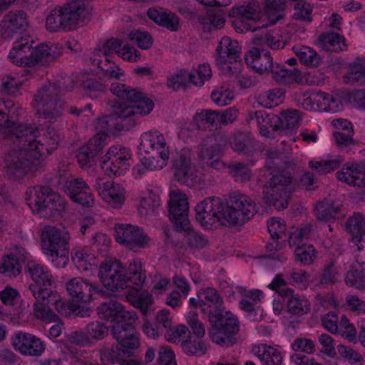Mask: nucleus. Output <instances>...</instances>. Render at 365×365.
Wrapping results in <instances>:
<instances>
[{
    "label": "nucleus",
    "instance_id": "nucleus-1",
    "mask_svg": "<svg viewBox=\"0 0 365 365\" xmlns=\"http://www.w3.org/2000/svg\"><path fill=\"white\" fill-rule=\"evenodd\" d=\"M21 108L12 100L0 98V133L11 141V148L3 156L2 166L9 177L21 178L36 171L41 159L58 145L59 135L51 128H37L18 122Z\"/></svg>",
    "mask_w": 365,
    "mask_h": 365
},
{
    "label": "nucleus",
    "instance_id": "nucleus-2",
    "mask_svg": "<svg viewBox=\"0 0 365 365\" xmlns=\"http://www.w3.org/2000/svg\"><path fill=\"white\" fill-rule=\"evenodd\" d=\"M195 217L206 229L216 222L237 226L248 222L256 213L255 202L247 195L234 193L224 201L218 197H208L195 207Z\"/></svg>",
    "mask_w": 365,
    "mask_h": 365
},
{
    "label": "nucleus",
    "instance_id": "nucleus-3",
    "mask_svg": "<svg viewBox=\"0 0 365 365\" xmlns=\"http://www.w3.org/2000/svg\"><path fill=\"white\" fill-rule=\"evenodd\" d=\"M111 93L127 102H116L113 106L110 119L120 120L122 129L133 127L138 118L149 114L153 109V101L140 91L120 83H113Z\"/></svg>",
    "mask_w": 365,
    "mask_h": 365
},
{
    "label": "nucleus",
    "instance_id": "nucleus-4",
    "mask_svg": "<svg viewBox=\"0 0 365 365\" xmlns=\"http://www.w3.org/2000/svg\"><path fill=\"white\" fill-rule=\"evenodd\" d=\"M245 61L257 73L262 75L272 74L274 81L279 83L289 84L293 81L299 83L302 80L300 71L294 68L288 70L282 65L274 63L270 53L260 51L258 48L247 52Z\"/></svg>",
    "mask_w": 365,
    "mask_h": 365
},
{
    "label": "nucleus",
    "instance_id": "nucleus-5",
    "mask_svg": "<svg viewBox=\"0 0 365 365\" xmlns=\"http://www.w3.org/2000/svg\"><path fill=\"white\" fill-rule=\"evenodd\" d=\"M26 195L28 205L41 217H59L66 208L64 198L49 186L35 185L28 189Z\"/></svg>",
    "mask_w": 365,
    "mask_h": 365
},
{
    "label": "nucleus",
    "instance_id": "nucleus-6",
    "mask_svg": "<svg viewBox=\"0 0 365 365\" xmlns=\"http://www.w3.org/2000/svg\"><path fill=\"white\" fill-rule=\"evenodd\" d=\"M142 162L151 170H160L166 165L169 158V149L164 135L158 130L144 133L138 145Z\"/></svg>",
    "mask_w": 365,
    "mask_h": 365
},
{
    "label": "nucleus",
    "instance_id": "nucleus-7",
    "mask_svg": "<svg viewBox=\"0 0 365 365\" xmlns=\"http://www.w3.org/2000/svg\"><path fill=\"white\" fill-rule=\"evenodd\" d=\"M39 117L49 123L61 121L66 103L59 96L56 84L44 85L34 96L32 103Z\"/></svg>",
    "mask_w": 365,
    "mask_h": 365
},
{
    "label": "nucleus",
    "instance_id": "nucleus-8",
    "mask_svg": "<svg viewBox=\"0 0 365 365\" xmlns=\"http://www.w3.org/2000/svg\"><path fill=\"white\" fill-rule=\"evenodd\" d=\"M41 240L43 252L51 258L53 265L66 267L69 253L68 234L55 227L48 226L43 230Z\"/></svg>",
    "mask_w": 365,
    "mask_h": 365
},
{
    "label": "nucleus",
    "instance_id": "nucleus-9",
    "mask_svg": "<svg viewBox=\"0 0 365 365\" xmlns=\"http://www.w3.org/2000/svg\"><path fill=\"white\" fill-rule=\"evenodd\" d=\"M212 327L209 330L211 340L220 346H230L233 344L232 336L240 329V322L230 311L211 315L209 319Z\"/></svg>",
    "mask_w": 365,
    "mask_h": 365
},
{
    "label": "nucleus",
    "instance_id": "nucleus-10",
    "mask_svg": "<svg viewBox=\"0 0 365 365\" xmlns=\"http://www.w3.org/2000/svg\"><path fill=\"white\" fill-rule=\"evenodd\" d=\"M293 190L294 184L290 175L279 173L269 179L263 194L267 204L279 210L287 207Z\"/></svg>",
    "mask_w": 365,
    "mask_h": 365
},
{
    "label": "nucleus",
    "instance_id": "nucleus-11",
    "mask_svg": "<svg viewBox=\"0 0 365 365\" xmlns=\"http://www.w3.org/2000/svg\"><path fill=\"white\" fill-rule=\"evenodd\" d=\"M132 161L130 148L122 145L110 146L102 157L101 168L106 175L120 176L127 172Z\"/></svg>",
    "mask_w": 365,
    "mask_h": 365
},
{
    "label": "nucleus",
    "instance_id": "nucleus-12",
    "mask_svg": "<svg viewBox=\"0 0 365 365\" xmlns=\"http://www.w3.org/2000/svg\"><path fill=\"white\" fill-rule=\"evenodd\" d=\"M27 269L33 282L29 284L33 297L37 300L49 297L51 287L55 284L51 270L43 263L36 261L28 262Z\"/></svg>",
    "mask_w": 365,
    "mask_h": 365
},
{
    "label": "nucleus",
    "instance_id": "nucleus-13",
    "mask_svg": "<svg viewBox=\"0 0 365 365\" xmlns=\"http://www.w3.org/2000/svg\"><path fill=\"white\" fill-rule=\"evenodd\" d=\"M227 139L222 135L209 136L203 140L198 147V157L207 166L215 170H220L225 167L220 158L224 155Z\"/></svg>",
    "mask_w": 365,
    "mask_h": 365
},
{
    "label": "nucleus",
    "instance_id": "nucleus-14",
    "mask_svg": "<svg viewBox=\"0 0 365 365\" xmlns=\"http://www.w3.org/2000/svg\"><path fill=\"white\" fill-rule=\"evenodd\" d=\"M125 267L115 258L106 259L99 266L98 277L108 289L115 292L125 289Z\"/></svg>",
    "mask_w": 365,
    "mask_h": 365
},
{
    "label": "nucleus",
    "instance_id": "nucleus-15",
    "mask_svg": "<svg viewBox=\"0 0 365 365\" xmlns=\"http://www.w3.org/2000/svg\"><path fill=\"white\" fill-rule=\"evenodd\" d=\"M173 167L177 181L192 187H200L202 184V175L192 163L187 150H181L176 155Z\"/></svg>",
    "mask_w": 365,
    "mask_h": 365
},
{
    "label": "nucleus",
    "instance_id": "nucleus-16",
    "mask_svg": "<svg viewBox=\"0 0 365 365\" xmlns=\"http://www.w3.org/2000/svg\"><path fill=\"white\" fill-rule=\"evenodd\" d=\"M116 241L129 249L145 248L150 246L151 239L138 226L118 224L115 227Z\"/></svg>",
    "mask_w": 365,
    "mask_h": 365
},
{
    "label": "nucleus",
    "instance_id": "nucleus-17",
    "mask_svg": "<svg viewBox=\"0 0 365 365\" xmlns=\"http://www.w3.org/2000/svg\"><path fill=\"white\" fill-rule=\"evenodd\" d=\"M188 205L187 195L181 190H174L170 192L169 216L178 230H187L189 228Z\"/></svg>",
    "mask_w": 365,
    "mask_h": 365
},
{
    "label": "nucleus",
    "instance_id": "nucleus-18",
    "mask_svg": "<svg viewBox=\"0 0 365 365\" xmlns=\"http://www.w3.org/2000/svg\"><path fill=\"white\" fill-rule=\"evenodd\" d=\"M65 193L72 201L83 207H91L95 204V197L88 183L75 176L68 178L63 185Z\"/></svg>",
    "mask_w": 365,
    "mask_h": 365
},
{
    "label": "nucleus",
    "instance_id": "nucleus-19",
    "mask_svg": "<svg viewBox=\"0 0 365 365\" xmlns=\"http://www.w3.org/2000/svg\"><path fill=\"white\" fill-rule=\"evenodd\" d=\"M98 196L108 205L120 208L125 200V191L123 185L111 180L97 178L94 185Z\"/></svg>",
    "mask_w": 365,
    "mask_h": 365
},
{
    "label": "nucleus",
    "instance_id": "nucleus-20",
    "mask_svg": "<svg viewBox=\"0 0 365 365\" xmlns=\"http://www.w3.org/2000/svg\"><path fill=\"white\" fill-rule=\"evenodd\" d=\"M240 50L237 41L223 36L216 48L217 65L225 71L231 70L230 64L240 61Z\"/></svg>",
    "mask_w": 365,
    "mask_h": 365
},
{
    "label": "nucleus",
    "instance_id": "nucleus-21",
    "mask_svg": "<svg viewBox=\"0 0 365 365\" xmlns=\"http://www.w3.org/2000/svg\"><path fill=\"white\" fill-rule=\"evenodd\" d=\"M29 25V16L23 11H11L4 16L0 23V34L4 38L10 39L21 35Z\"/></svg>",
    "mask_w": 365,
    "mask_h": 365
},
{
    "label": "nucleus",
    "instance_id": "nucleus-22",
    "mask_svg": "<svg viewBox=\"0 0 365 365\" xmlns=\"http://www.w3.org/2000/svg\"><path fill=\"white\" fill-rule=\"evenodd\" d=\"M230 15L235 17L238 23L242 24V31H254L257 28L265 26V24L254 25V24L259 21L262 17L261 8L257 4H249L246 6L232 8Z\"/></svg>",
    "mask_w": 365,
    "mask_h": 365
},
{
    "label": "nucleus",
    "instance_id": "nucleus-23",
    "mask_svg": "<svg viewBox=\"0 0 365 365\" xmlns=\"http://www.w3.org/2000/svg\"><path fill=\"white\" fill-rule=\"evenodd\" d=\"M97 312L101 318L113 322V325L137 319V314L134 311L125 310L124 307L116 300L101 303L97 307Z\"/></svg>",
    "mask_w": 365,
    "mask_h": 365
},
{
    "label": "nucleus",
    "instance_id": "nucleus-24",
    "mask_svg": "<svg viewBox=\"0 0 365 365\" xmlns=\"http://www.w3.org/2000/svg\"><path fill=\"white\" fill-rule=\"evenodd\" d=\"M84 4L82 0H68V3L60 8L63 30L69 31L83 24Z\"/></svg>",
    "mask_w": 365,
    "mask_h": 365
},
{
    "label": "nucleus",
    "instance_id": "nucleus-25",
    "mask_svg": "<svg viewBox=\"0 0 365 365\" xmlns=\"http://www.w3.org/2000/svg\"><path fill=\"white\" fill-rule=\"evenodd\" d=\"M135 321L128 320L113 327L112 334L122 346L124 353H128L130 350H135L140 345L138 334L133 324Z\"/></svg>",
    "mask_w": 365,
    "mask_h": 365
},
{
    "label": "nucleus",
    "instance_id": "nucleus-26",
    "mask_svg": "<svg viewBox=\"0 0 365 365\" xmlns=\"http://www.w3.org/2000/svg\"><path fill=\"white\" fill-rule=\"evenodd\" d=\"M12 344L15 349L24 356H38L45 350L43 342L39 338L23 331L14 334Z\"/></svg>",
    "mask_w": 365,
    "mask_h": 365
},
{
    "label": "nucleus",
    "instance_id": "nucleus-27",
    "mask_svg": "<svg viewBox=\"0 0 365 365\" xmlns=\"http://www.w3.org/2000/svg\"><path fill=\"white\" fill-rule=\"evenodd\" d=\"M66 289L72 299L76 302L87 303L92 299L94 293L98 292V287L81 277H74L70 279Z\"/></svg>",
    "mask_w": 365,
    "mask_h": 365
},
{
    "label": "nucleus",
    "instance_id": "nucleus-28",
    "mask_svg": "<svg viewBox=\"0 0 365 365\" xmlns=\"http://www.w3.org/2000/svg\"><path fill=\"white\" fill-rule=\"evenodd\" d=\"M115 53L124 61L135 62L140 57V53L132 46L124 44L120 39L112 38L107 41L101 48L95 49V55L101 56V53L111 54Z\"/></svg>",
    "mask_w": 365,
    "mask_h": 365
},
{
    "label": "nucleus",
    "instance_id": "nucleus-29",
    "mask_svg": "<svg viewBox=\"0 0 365 365\" xmlns=\"http://www.w3.org/2000/svg\"><path fill=\"white\" fill-rule=\"evenodd\" d=\"M199 307L203 313L215 315L225 312L224 302L218 292L211 287L202 289L199 294Z\"/></svg>",
    "mask_w": 365,
    "mask_h": 365
},
{
    "label": "nucleus",
    "instance_id": "nucleus-30",
    "mask_svg": "<svg viewBox=\"0 0 365 365\" xmlns=\"http://www.w3.org/2000/svg\"><path fill=\"white\" fill-rule=\"evenodd\" d=\"M8 58L16 66L33 67L32 42L24 38L15 41L9 51Z\"/></svg>",
    "mask_w": 365,
    "mask_h": 365
},
{
    "label": "nucleus",
    "instance_id": "nucleus-31",
    "mask_svg": "<svg viewBox=\"0 0 365 365\" xmlns=\"http://www.w3.org/2000/svg\"><path fill=\"white\" fill-rule=\"evenodd\" d=\"M336 178L353 187L365 186V167L359 163H347L336 173Z\"/></svg>",
    "mask_w": 365,
    "mask_h": 365
},
{
    "label": "nucleus",
    "instance_id": "nucleus-32",
    "mask_svg": "<svg viewBox=\"0 0 365 365\" xmlns=\"http://www.w3.org/2000/svg\"><path fill=\"white\" fill-rule=\"evenodd\" d=\"M63 47L60 43H41L35 48L32 47L33 66L53 61L61 55Z\"/></svg>",
    "mask_w": 365,
    "mask_h": 365
},
{
    "label": "nucleus",
    "instance_id": "nucleus-33",
    "mask_svg": "<svg viewBox=\"0 0 365 365\" xmlns=\"http://www.w3.org/2000/svg\"><path fill=\"white\" fill-rule=\"evenodd\" d=\"M147 15L156 24L171 31H176L180 27L179 18L168 9L161 7L150 8L148 10Z\"/></svg>",
    "mask_w": 365,
    "mask_h": 365
},
{
    "label": "nucleus",
    "instance_id": "nucleus-34",
    "mask_svg": "<svg viewBox=\"0 0 365 365\" xmlns=\"http://www.w3.org/2000/svg\"><path fill=\"white\" fill-rule=\"evenodd\" d=\"M346 230L352 236V240L356 242L357 250H363V242H365V215L354 212L347 219Z\"/></svg>",
    "mask_w": 365,
    "mask_h": 365
},
{
    "label": "nucleus",
    "instance_id": "nucleus-35",
    "mask_svg": "<svg viewBox=\"0 0 365 365\" xmlns=\"http://www.w3.org/2000/svg\"><path fill=\"white\" fill-rule=\"evenodd\" d=\"M124 278L125 279V289L128 287L141 288L145 281V270L143 268V263L140 259L130 260L128 266L125 267Z\"/></svg>",
    "mask_w": 365,
    "mask_h": 365
},
{
    "label": "nucleus",
    "instance_id": "nucleus-36",
    "mask_svg": "<svg viewBox=\"0 0 365 365\" xmlns=\"http://www.w3.org/2000/svg\"><path fill=\"white\" fill-rule=\"evenodd\" d=\"M281 296L287 299L288 312L292 314L304 315L310 310L308 299L304 296L294 294L292 289L283 290Z\"/></svg>",
    "mask_w": 365,
    "mask_h": 365
},
{
    "label": "nucleus",
    "instance_id": "nucleus-37",
    "mask_svg": "<svg viewBox=\"0 0 365 365\" xmlns=\"http://www.w3.org/2000/svg\"><path fill=\"white\" fill-rule=\"evenodd\" d=\"M342 203L339 200H326L319 202L315 209L318 220L330 222L339 217Z\"/></svg>",
    "mask_w": 365,
    "mask_h": 365
},
{
    "label": "nucleus",
    "instance_id": "nucleus-38",
    "mask_svg": "<svg viewBox=\"0 0 365 365\" xmlns=\"http://www.w3.org/2000/svg\"><path fill=\"white\" fill-rule=\"evenodd\" d=\"M252 351L262 365H281L282 363V352L273 346L261 344L253 346Z\"/></svg>",
    "mask_w": 365,
    "mask_h": 365
},
{
    "label": "nucleus",
    "instance_id": "nucleus-39",
    "mask_svg": "<svg viewBox=\"0 0 365 365\" xmlns=\"http://www.w3.org/2000/svg\"><path fill=\"white\" fill-rule=\"evenodd\" d=\"M91 360L98 365H108L109 364L120 365L123 360L119 350L113 346H101L95 349L91 353Z\"/></svg>",
    "mask_w": 365,
    "mask_h": 365
},
{
    "label": "nucleus",
    "instance_id": "nucleus-40",
    "mask_svg": "<svg viewBox=\"0 0 365 365\" xmlns=\"http://www.w3.org/2000/svg\"><path fill=\"white\" fill-rule=\"evenodd\" d=\"M140 289L133 287V290L128 292L126 299L134 307L140 309L141 313L145 315L153 303V297L148 291Z\"/></svg>",
    "mask_w": 365,
    "mask_h": 365
},
{
    "label": "nucleus",
    "instance_id": "nucleus-41",
    "mask_svg": "<svg viewBox=\"0 0 365 365\" xmlns=\"http://www.w3.org/2000/svg\"><path fill=\"white\" fill-rule=\"evenodd\" d=\"M160 206L161 200L159 195L149 190L140 198L138 211L141 217H148L155 215Z\"/></svg>",
    "mask_w": 365,
    "mask_h": 365
},
{
    "label": "nucleus",
    "instance_id": "nucleus-42",
    "mask_svg": "<svg viewBox=\"0 0 365 365\" xmlns=\"http://www.w3.org/2000/svg\"><path fill=\"white\" fill-rule=\"evenodd\" d=\"M345 283L349 287H354L359 290H365V267L363 262H359L351 264L348 270L345 279Z\"/></svg>",
    "mask_w": 365,
    "mask_h": 365
},
{
    "label": "nucleus",
    "instance_id": "nucleus-43",
    "mask_svg": "<svg viewBox=\"0 0 365 365\" xmlns=\"http://www.w3.org/2000/svg\"><path fill=\"white\" fill-rule=\"evenodd\" d=\"M230 146L235 152L240 154H253L255 149V141L246 133H237L234 134L230 142Z\"/></svg>",
    "mask_w": 365,
    "mask_h": 365
},
{
    "label": "nucleus",
    "instance_id": "nucleus-44",
    "mask_svg": "<svg viewBox=\"0 0 365 365\" xmlns=\"http://www.w3.org/2000/svg\"><path fill=\"white\" fill-rule=\"evenodd\" d=\"M110 55L101 53V56H97L94 51L91 58L92 63L96 65L108 77L119 79L124 75V72L115 63L110 61Z\"/></svg>",
    "mask_w": 365,
    "mask_h": 365
},
{
    "label": "nucleus",
    "instance_id": "nucleus-45",
    "mask_svg": "<svg viewBox=\"0 0 365 365\" xmlns=\"http://www.w3.org/2000/svg\"><path fill=\"white\" fill-rule=\"evenodd\" d=\"M285 91L276 88L262 92L257 97V103L264 108H272L283 103Z\"/></svg>",
    "mask_w": 365,
    "mask_h": 365
},
{
    "label": "nucleus",
    "instance_id": "nucleus-46",
    "mask_svg": "<svg viewBox=\"0 0 365 365\" xmlns=\"http://www.w3.org/2000/svg\"><path fill=\"white\" fill-rule=\"evenodd\" d=\"M72 259L81 272L88 271L96 263L95 255L86 248L76 250L72 256Z\"/></svg>",
    "mask_w": 365,
    "mask_h": 365
},
{
    "label": "nucleus",
    "instance_id": "nucleus-47",
    "mask_svg": "<svg viewBox=\"0 0 365 365\" xmlns=\"http://www.w3.org/2000/svg\"><path fill=\"white\" fill-rule=\"evenodd\" d=\"M81 91L91 98H97L107 91L108 85L101 79L87 78L80 84Z\"/></svg>",
    "mask_w": 365,
    "mask_h": 365
},
{
    "label": "nucleus",
    "instance_id": "nucleus-48",
    "mask_svg": "<svg viewBox=\"0 0 365 365\" xmlns=\"http://www.w3.org/2000/svg\"><path fill=\"white\" fill-rule=\"evenodd\" d=\"M292 50L301 63L309 67H314L319 65L320 56L311 47L299 45L294 46Z\"/></svg>",
    "mask_w": 365,
    "mask_h": 365
},
{
    "label": "nucleus",
    "instance_id": "nucleus-49",
    "mask_svg": "<svg viewBox=\"0 0 365 365\" xmlns=\"http://www.w3.org/2000/svg\"><path fill=\"white\" fill-rule=\"evenodd\" d=\"M182 349L188 356H202L207 349V344L190 334L185 341H182Z\"/></svg>",
    "mask_w": 365,
    "mask_h": 365
},
{
    "label": "nucleus",
    "instance_id": "nucleus-50",
    "mask_svg": "<svg viewBox=\"0 0 365 365\" xmlns=\"http://www.w3.org/2000/svg\"><path fill=\"white\" fill-rule=\"evenodd\" d=\"M199 21L205 31H212L223 27L225 20L223 15L214 10L207 11L199 17Z\"/></svg>",
    "mask_w": 365,
    "mask_h": 365
},
{
    "label": "nucleus",
    "instance_id": "nucleus-51",
    "mask_svg": "<svg viewBox=\"0 0 365 365\" xmlns=\"http://www.w3.org/2000/svg\"><path fill=\"white\" fill-rule=\"evenodd\" d=\"M344 159L339 155L334 156L327 160H311L309 167L319 174H326L338 168Z\"/></svg>",
    "mask_w": 365,
    "mask_h": 365
},
{
    "label": "nucleus",
    "instance_id": "nucleus-52",
    "mask_svg": "<svg viewBox=\"0 0 365 365\" xmlns=\"http://www.w3.org/2000/svg\"><path fill=\"white\" fill-rule=\"evenodd\" d=\"M254 44L262 47L267 46L271 49L277 50L282 49L286 46V41L281 34L272 32L264 36L255 38Z\"/></svg>",
    "mask_w": 365,
    "mask_h": 365
},
{
    "label": "nucleus",
    "instance_id": "nucleus-53",
    "mask_svg": "<svg viewBox=\"0 0 365 365\" xmlns=\"http://www.w3.org/2000/svg\"><path fill=\"white\" fill-rule=\"evenodd\" d=\"M324 48L329 51H339L345 47L344 38L337 33L325 32L320 36Z\"/></svg>",
    "mask_w": 365,
    "mask_h": 365
},
{
    "label": "nucleus",
    "instance_id": "nucleus-54",
    "mask_svg": "<svg viewBox=\"0 0 365 365\" xmlns=\"http://www.w3.org/2000/svg\"><path fill=\"white\" fill-rule=\"evenodd\" d=\"M284 8V0H265L264 11L272 24L282 19Z\"/></svg>",
    "mask_w": 365,
    "mask_h": 365
},
{
    "label": "nucleus",
    "instance_id": "nucleus-55",
    "mask_svg": "<svg viewBox=\"0 0 365 365\" xmlns=\"http://www.w3.org/2000/svg\"><path fill=\"white\" fill-rule=\"evenodd\" d=\"M21 265L19 259L14 255L4 257L0 262V273L9 277H15L20 274Z\"/></svg>",
    "mask_w": 365,
    "mask_h": 365
},
{
    "label": "nucleus",
    "instance_id": "nucleus-56",
    "mask_svg": "<svg viewBox=\"0 0 365 365\" xmlns=\"http://www.w3.org/2000/svg\"><path fill=\"white\" fill-rule=\"evenodd\" d=\"M193 120L199 128L217 126L219 123V113L210 110H202L195 114Z\"/></svg>",
    "mask_w": 365,
    "mask_h": 365
},
{
    "label": "nucleus",
    "instance_id": "nucleus-57",
    "mask_svg": "<svg viewBox=\"0 0 365 365\" xmlns=\"http://www.w3.org/2000/svg\"><path fill=\"white\" fill-rule=\"evenodd\" d=\"M43 302H47V304H54L57 312L64 316L68 315L76 309V306L61 298L58 292L51 290V294L49 297L42 299Z\"/></svg>",
    "mask_w": 365,
    "mask_h": 365
},
{
    "label": "nucleus",
    "instance_id": "nucleus-58",
    "mask_svg": "<svg viewBox=\"0 0 365 365\" xmlns=\"http://www.w3.org/2000/svg\"><path fill=\"white\" fill-rule=\"evenodd\" d=\"M294 256L297 261L304 264H310L313 263L316 258L317 251L312 245H295Z\"/></svg>",
    "mask_w": 365,
    "mask_h": 365
},
{
    "label": "nucleus",
    "instance_id": "nucleus-59",
    "mask_svg": "<svg viewBox=\"0 0 365 365\" xmlns=\"http://www.w3.org/2000/svg\"><path fill=\"white\" fill-rule=\"evenodd\" d=\"M49 304L43 300H37L34 304L35 317L46 323L56 322L58 320V316L49 308Z\"/></svg>",
    "mask_w": 365,
    "mask_h": 365
},
{
    "label": "nucleus",
    "instance_id": "nucleus-60",
    "mask_svg": "<svg viewBox=\"0 0 365 365\" xmlns=\"http://www.w3.org/2000/svg\"><path fill=\"white\" fill-rule=\"evenodd\" d=\"M229 173L235 181L245 182L249 181L252 176V171L247 165L242 163H233L228 165Z\"/></svg>",
    "mask_w": 365,
    "mask_h": 365
},
{
    "label": "nucleus",
    "instance_id": "nucleus-61",
    "mask_svg": "<svg viewBox=\"0 0 365 365\" xmlns=\"http://www.w3.org/2000/svg\"><path fill=\"white\" fill-rule=\"evenodd\" d=\"M211 98L218 106H225L232 101L234 93L229 87L222 86L212 92Z\"/></svg>",
    "mask_w": 365,
    "mask_h": 365
},
{
    "label": "nucleus",
    "instance_id": "nucleus-62",
    "mask_svg": "<svg viewBox=\"0 0 365 365\" xmlns=\"http://www.w3.org/2000/svg\"><path fill=\"white\" fill-rule=\"evenodd\" d=\"M300 120L299 113L297 110L282 111L279 117V126L282 129L294 128L299 125Z\"/></svg>",
    "mask_w": 365,
    "mask_h": 365
},
{
    "label": "nucleus",
    "instance_id": "nucleus-63",
    "mask_svg": "<svg viewBox=\"0 0 365 365\" xmlns=\"http://www.w3.org/2000/svg\"><path fill=\"white\" fill-rule=\"evenodd\" d=\"M264 297L262 291L258 289L251 290L244 297L240 302V307L247 312H252L255 310V306Z\"/></svg>",
    "mask_w": 365,
    "mask_h": 365
},
{
    "label": "nucleus",
    "instance_id": "nucleus-64",
    "mask_svg": "<svg viewBox=\"0 0 365 365\" xmlns=\"http://www.w3.org/2000/svg\"><path fill=\"white\" fill-rule=\"evenodd\" d=\"M351 78L359 84H365V59L357 58L350 65Z\"/></svg>",
    "mask_w": 365,
    "mask_h": 365
}]
</instances>
